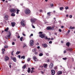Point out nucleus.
Returning <instances> with one entry per match:
<instances>
[{"instance_id": "a19ab883", "label": "nucleus", "mask_w": 75, "mask_h": 75, "mask_svg": "<svg viewBox=\"0 0 75 75\" xmlns=\"http://www.w3.org/2000/svg\"><path fill=\"white\" fill-rule=\"evenodd\" d=\"M2 51L3 52H4V51H6V50H5V49H2Z\"/></svg>"}, {"instance_id": "864d4df0", "label": "nucleus", "mask_w": 75, "mask_h": 75, "mask_svg": "<svg viewBox=\"0 0 75 75\" xmlns=\"http://www.w3.org/2000/svg\"><path fill=\"white\" fill-rule=\"evenodd\" d=\"M64 54H65V53L67 52V51H66V50H64Z\"/></svg>"}, {"instance_id": "20e7f679", "label": "nucleus", "mask_w": 75, "mask_h": 75, "mask_svg": "<svg viewBox=\"0 0 75 75\" xmlns=\"http://www.w3.org/2000/svg\"><path fill=\"white\" fill-rule=\"evenodd\" d=\"M37 21V19L35 18H31L30 21L32 23H34Z\"/></svg>"}, {"instance_id": "58836bf2", "label": "nucleus", "mask_w": 75, "mask_h": 75, "mask_svg": "<svg viewBox=\"0 0 75 75\" xmlns=\"http://www.w3.org/2000/svg\"><path fill=\"white\" fill-rule=\"evenodd\" d=\"M64 60H66L67 59V57H65V58H62Z\"/></svg>"}, {"instance_id": "f8f14e48", "label": "nucleus", "mask_w": 75, "mask_h": 75, "mask_svg": "<svg viewBox=\"0 0 75 75\" xmlns=\"http://www.w3.org/2000/svg\"><path fill=\"white\" fill-rule=\"evenodd\" d=\"M66 50L67 51H72V48H68L66 49Z\"/></svg>"}, {"instance_id": "de8ad7c7", "label": "nucleus", "mask_w": 75, "mask_h": 75, "mask_svg": "<svg viewBox=\"0 0 75 75\" xmlns=\"http://www.w3.org/2000/svg\"><path fill=\"white\" fill-rule=\"evenodd\" d=\"M33 72H34V70H32L31 71V73H33Z\"/></svg>"}, {"instance_id": "39448f33", "label": "nucleus", "mask_w": 75, "mask_h": 75, "mask_svg": "<svg viewBox=\"0 0 75 75\" xmlns=\"http://www.w3.org/2000/svg\"><path fill=\"white\" fill-rule=\"evenodd\" d=\"M46 35L45 34H41L39 35V37L42 38H44L45 37V36Z\"/></svg>"}, {"instance_id": "c03bdc74", "label": "nucleus", "mask_w": 75, "mask_h": 75, "mask_svg": "<svg viewBox=\"0 0 75 75\" xmlns=\"http://www.w3.org/2000/svg\"><path fill=\"white\" fill-rule=\"evenodd\" d=\"M46 55H47V56H49V54H48V53H47L46 54Z\"/></svg>"}, {"instance_id": "052dcab7", "label": "nucleus", "mask_w": 75, "mask_h": 75, "mask_svg": "<svg viewBox=\"0 0 75 75\" xmlns=\"http://www.w3.org/2000/svg\"><path fill=\"white\" fill-rule=\"evenodd\" d=\"M17 38H20V36H18Z\"/></svg>"}, {"instance_id": "a211bd4d", "label": "nucleus", "mask_w": 75, "mask_h": 75, "mask_svg": "<svg viewBox=\"0 0 75 75\" xmlns=\"http://www.w3.org/2000/svg\"><path fill=\"white\" fill-rule=\"evenodd\" d=\"M48 65V64H45L43 65V67L44 68H47V66Z\"/></svg>"}, {"instance_id": "473e14b6", "label": "nucleus", "mask_w": 75, "mask_h": 75, "mask_svg": "<svg viewBox=\"0 0 75 75\" xmlns=\"http://www.w3.org/2000/svg\"><path fill=\"white\" fill-rule=\"evenodd\" d=\"M21 24L22 26H25V24L24 23H22Z\"/></svg>"}, {"instance_id": "aec40b11", "label": "nucleus", "mask_w": 75, "mask_h": 75, "mask_svg": "<svg viewBox=\"0 0 75 75\" xmlns=\"http://www.w3.org/2000/svg\"><path fill=\"white\" fill-rule=\"evenodd\" d=\"M66 45H67V47H69V45H70L69 44V42H67L66 43Z\"/></svg>"}, {"instance_id": "8fccbe9b", "label": "nucleus", "mask_w": 75, "mask_h": 75, "mask_svg": "<svg viewBox=\"0 0 75 75\" xmlns=\"http://www.w3.org/2000/svg\"><path fill=\"white\" fill-rule=\"evenodd\" d=\"M12 45H15V43L14 42H13L12 43Z\"/></svg>"}, {"instance_id": "423d86ee", "label": "nucleus", "mask_w": 75, "mask_h": 75, "mask_svg": "<svg viewBox=\"0 0 75 75\" xmlns=\"http://www.w3.org/2000/svg\"><path fill=\"white\" fill-rule=\"evenodd\" d=\"M4 18L6 20H8V16L6 15L4 17Z\"/></svg>"}, {"instance_id": "3c124183", "label": "nucleus", "mask_w": 75, "mask_h": 75, "mask_svg": "<svg viewBox=\"0 0 75 75\" xmlns=\"http://www.w3.org/2000/svg\"><path fill=\"white\" fill-rule=\"evenodd\" d=\"M38 54V53L36 52H35V54Z\"/></svg>"}, {"instance_id": "79ce46f5", "label": "nucleus", "mask_w": 75, "mask_h": 75, "mask_svg": "<svg viewBox=\"0 0 75 75\" xmlns=\"http://www.w3.org/2000/svg\"><path fill=\"white\" fill-rule=\"evenodd\" d=\"M50 6L51 7H53V6H54V4H50Z\"/></svg>"}, {"instance_id": "4468645a", "label": "nucleus", "mask_w": 75, "mask_h": 75, "mask_svg": "<svg viewBox=\"0 0 75 75\" xmlns=\"http://www.w3.org/2000/svg\"><path fill=\"white\" fill-rule=\"evenodd\" d=\"M62 74V72L61 71H59L57 72V74L58 75H59Z\"/></svg>"}, {"instance_id": "f3484780", "label": "nucleus", "mask_w": 75, "mask_h": 75, "mask_svg": "<svg viewBox=\"0 0 75 75\" xmlns=\"http://www.w3.org/2000/svg\"><path fill=\"white\" fill-rule=\"evenodd\" d=\"M27 71L28 73H30V72H31V69H30V68L28 67V68Z\"/></svg>"}, {"instance_id": "f257e3e1", "label": "nucleus", "mask_w": 75, "mask_h": 75, "mask_svg": "<svg viewBox=\"0 0 75 75\" xmlns=\"http://www.w3.org/2000/svg\"><path fill=\"white\" fill-rule=\"evenodd\" d=\"M11 33L10 32H9V35H6L5 37V38L7 40H8V39H10L11 37Z\"/></svg>"}, {"instance_id": "338daca9", "label": "nucleus", "mask_w": 75, "mask_h": 75, "mask_svg": "<svg viewBox=\"0 0 75 75\" xmlns=\"http://www.w3.org/2000/svg\"><path fill=\"white\" fill-rule=\"evenodd\" d=\"M40 46H38L37 47V48H38V49H40Z\"/></svg>"}, {"instance_id": "bb28decb", "label": "nucleus", "mask_w": 75, "mask_h": 75, "mask_svg": "<svg viewBox=\"0 0 75 75\" xmlns=\"http://www.w3.org/2000/svg\"><path fill=\"white\" fill-rule=\"evenodd\" d=\"M21 58H22H22H23V59H25V56H21Z\"/></svg>"}, {"instance_id": "c9c22d12", "label": "nucleus", "mask_w": 75, "mask_h": 75, "mask_svg": "<svg viewBox=\"0 0 75 75\" xmlns=\"http://www.w3.org/2000/svg\"><path fill=\"white\" fill-rule=\"evenodd\" d=\"M30 60H31V59H30V58H28V59H27L28 62H29V61H30Z\"/></svg>"}, {"instance_id": "ddd939ff", "label": "nucleus", "mask_w": 75, "mask_h": 75, "mask_svg": "<svg viewBox=\"0 0 75 75\" xmlns=\"http://www.w3.org/2000/svg\"><path fill=\"white\" fill-rule=\"evenodd\" d=\"M11 24L12 27H14L16 25V23L15 22H11Z\"/></svg>"}, {"instance_id": "13d9d810", "label": "nucleus", "mask_w": 75, "mask_h": 75, "mask_svg": "<svg viewBox=\"0 0 75 75\" xmlns=\"http://www.w3.org/2000/svg\"><path fill=\"white\" fill-rule=\"evenodd\" d=\"M11 55H13V52H12L11 53Z\"/></svg>"}, {"instance_id": "7ed1b4c3", "label": "nucleus", "mask_w": 75, "mask_h": 75, "mask_svg": "<svg viewBox=\"0 0 75 75\" xmlns=\"http://www.w3.org/2000/svg\"><path fill=\"white\" fill-rule=\"evenodd\" d=\"M16 10L15 9L13 8L12 9H10V11L11 12V13H16Z\"/></svg>"}, {"instance_id": "ea45409f", "label": "nucleus", "mask_w": 75, "mask_h": 75, "mask_svg": "<svg viewBox=\"0 0 75 75\" xmlns=\"http://www.w3.org/2000/svg\"><path fill=\"white\" fill-rule=\"evenodd\" d=\"M32 26L33 28H35V26L34 25H33V24H32Z\"/></svg>"}, {"instance_id": "412c9836", "label": "nucleus", "mask_w": 75, "mask_h": 75, "mask_svg": "<svg viewBox=\"0 0 75 75\" xmlns=\"http://www.w3.org/2000/svg\"><path fill=\"white\" fill-rule=\"evenodd\" d=\"M8 29H9V28L8 27L7 28H6L4 30L5 31L7 32L8 30Z\"/></svg>"}, {"instance_id": "f03ea898", "label": "nucleus", "mask_w": 75, "mask_h": 75, "mask_svg": "<svg viewBox=\"0 0 75 75\" xmlns=\"http://www.w3.org/2000/svg\"><path fill=\"white\" fill-rule=\"evenodd\" d=\"M25 12L26 14H29L30 13V10L28 8H27L25 9Z\"/></svg>"}, {"instance_id": "0e129e2a", "label": "nucleus", "mask_w": 75, "mask_h": 75, "mask_svg": "<svg viewBox=\"0 0 75 75\" xmlns=\"http://www.w3.org/2000/svg\"><path fill=\"white\" fill-rule=\"evenodd\" d=\"M51 40H54V38H51Z\"/></svg>"}, {"instance_id": "e2e57ef3", "label": "nucleus", "mask_w": 75, "mask_h": 75, "mask_svg": "<svg viewBox=\"0 0 75 75\" xmlns=\"http://www.w3.org/2000/svg\"><path fill=\"white\" fill-rule=\"evenodd\" d=\"M34 67H32L31 68V69H32V70H34Z\"/></svg>"}, {"instance_id": "c85d7f7f", "label": "nucleus", "mask_w": 75, "mask_h": 75, "mask_svg": "<svg viewBox=\"0 0 75 75\" xmlns=\"http://www.w3.org/2000/svg\"><path fill=\"white\" fill-rule=\"evenodd\" d=\"M59 9H60V10H62L63 9H64V7H61L59 8Z\"/></svg>"}, {"instance_id": "9b49d317", "label": "nucleus", "mask_w": 75, "mask_h": 75, "mask_svg": "<svg viewBox=\"0 0 75 75\" xmlns=\"http://www.w3.org/2000/svg\"><path fill=\"white\" fill-rule=\"evenodd\" d=\"M33 59L35 61H38L37 58L35 56H34L33 57Z\"/></svg>"}, {"instance_id": "4d7b16f0", "label": "nucleus", "mask_w": 75, "mask_h": 75, "mask_svg": "<svg viewBox=\"0 0 75 75\" xmlns=\"http://www.w3.org/2000/svg\"><path fill=\"white\" fill-rule=\"evenodd\" d=\"M31 36H33V34H31L30 35V36L31 37Z\"/></svg>"}, {"instance_id": "1a4fd4ad", "label": "nucleus", "mask_w": 75, "mask_h": 75, "mask_svg": "<svg viewBox=\"0 0 75 75\" xmlns=\"http://www.w3.org/2000/svg\"><path fill=\"white\" fill-rule=\"evenodd\" d=\"M42 46H43L45 48H47V47H48V45L46 44V43L45 44H43L42 45Z\"/></svg>"}, {"instance_id": "e433bc0d", "label": "nucleus", "mask_w": 75, "mask_h": 75, "mask_svg": "<svg viewBox=\"0 0 75 75\" xmlns=\"http://www.w3.org/2000/svg\"><path fill=\"white\" fill-rule=\"evenodd\" d=\"M69 8L68 6H66L65 7V10H68Z\"/></svg>"}, {"instance_id": "6e6552de", "label": "nucleus", "mask_w": 75, "mask_h": 75, "mask_svg": "<svg viewBox=\"0 0 75 75\" xmlns=\"http://www.w3.org/2000/svg\"><path fill=\"white\" fill-rule=\"evenodd\" d=\"M54 67V64L52 63H51L49 66V68L50 69Z\"/></svg>"}, {"instance_id": "7c9ffc66", "label": "nucleus", "mask_w": 75, "mask_h": 75, "mask_svg": "<svg viewBox=\"0 0 75 75\" xmlns=\"http://www.w3.org/2000/svg\"><path fill=\"white\" fill-rule=\"evenodd\" d=\"M8 46L6 45L4 46V48H8Z\"/></svg>"}, {"instance_id": "6ab92c4d", "label": "nucleus", "mask_w": 75, "mask_h": 75, "mask_svg": "<svg viewBox=\"0 0 75 75\" xmlns=\"http://www.w3.org/2000/svg\"><path fill=\"white\" fill-rule=\"evenodd\" d=\"M13 60L14 62H16L17 61V59L15 57H13Z\"/></svg>"}, {"instance_id": "4c0bfd02", "label": "nucleus", "mask_w": 75, "mask_h": 75, "mask_svg": "<svg viewBox=\"0 0 75 75\" xmlns=\"http://www.w3.org/2000/svg\"><path fill=\"white\" fill-rule=\"evenodd\" d=\"M44 38L45 40H48V38L47 37V36H45Z\"/></svg>"}, {"instance_id": "72a5a7b5", "label": "nucleus", "mask_w": 75, "mask_h": 75, "mask_svg": "<svg viewBox=\"0 0 75 75\" xmlns=\"http://www.w3.org/2000/svg\"><path fill=\"white\" fill-rule=\"evenodd\" d=\"M11 16H15V14L14 13H12L11 14Z\"/></svg>"}, {"instance_id": "09e8293b", "label": "nucleus", "mask_w": 75, "mask_h": 75, "mask_svg": "<svg viewBox=\"0 0 75 75\" xmlns=\"http://www.w3.org/2000/svg\"><path fill=\"white\" fill-rule=\"evenodd\" d=\"M39 34H42V32H39Z\"/></svg>"}, {"instance_id": "49530a36", "label": "nucleus", "mask_w": 75, "mask_h": 75, "mask_svg": "<svg viewBox=\"0 0 75 75\" xmlns=\"http://www.w3.org/2000/svg\"><path fill=\"white\" fill-rule=\"evenodd\" d=\"M69 17L70 18H72V16L71 15H70L69 16Z\"/></svg>"}, {"instance_id": "a878e982", "label": "nucleus", "mask_w": 75, "mask_h": 75, "mask_svg": "<svg viewBox=\"0 0 75 75\" xmlns=\"http://www.w3.org/2000/svg\"><path fill=\"white\" fill-rule=\"evenodd\" d=\"M50 14H51L50 12H48L47 13L48 16H51V15H50Z\"/></svg>"}, {"instance_id": "5701e85b", "label": "nucleus", "mask_w": 75, "mask_h": 75, "mask_svg": "<svg viewBox=\"0 0 75 75\" xmlns=\"http://www.w3.org/2000/svg\"><path fill=\"white\" fill-rule=\"evenodd\" d=\"M17 12H16V14H18L19 11H20V10L18 9H17L16 10Z\"/></svg>"}, {"instance_id": "0eeeda50", "label": "nucleus", "mask_w": 75, "mask_h": 75, "mask_svg": "<svg viewBox=\"0 0 75 75\" xmlns=\"http://www.w3.org/2000/svg\"><path fill=\"white\" fill-rule=\"evenodd\" d=\"M34 40H31L30 41V44L31 46H33L34 45Z\"/></svg>"}, {"instance_id": "393cba45", "label": "nucleus", "mask_w": 75, "mask_h": 75, "mask_svg": "<svg viewBox=\"0 0 75 75\" xmlns=\"http://www.w3.org/2000/svg\"><path fill=\"white\" fill-rule=\"evenodd\" d=\"M21 52H20V51H17L16 54L17 55H18L19 54H20V53Z\"/></svg>"}, {"instance_id": "2f4dec72", "label": "nucleus", "mask_w": 75, "mask_h": 75, "mask_svg": "<svg viewBox=\"0 0 75 75\" xmlns=\"http://www.w3.org/2000/svg\"><path fill=\"white\" fill-rule=\"evenodd\" d=\"M70 28V29H75V27H72V26H71Z\"/></svg>"}, {"instance_id": "c756f323", "label": "nucleus", "mask_w": 75, "mask_h": 75, "mask_svg": "<svg viewBox=\"0 0 75 75\" xmlns=\"http://www.w3.org/2000/svg\"><path fill=\"white\" fill-rule=\"evenodd\" d=\"M23 39V37H22L20 38V40L21 41H22Z\"/></svg>"}, {"instance_id": "6e6d98bb", "label": "nucleus", "mask_w": 75, "mask_h": 75, "mask_svg": "<svg viewBox=\"0 0 75 75\" xmlns=\"http://www.w3.org/2000/svg\"><path fill=\"white\" fill-rule=\"evenodd\" d=\"M59 32H61V29H59Z\"/></svg>"}, {"instance_id": "a18cd8bd", "label": "nucleus", "mask_w": 75, "mask_h": 75, "mask_svg": "<svg viewBox=\"0 0 75 75\" xmlns=\"http://www.w3.org/2000/svg\"><path fill=\"white\" fill-rule=\"evenodd\" d=\"M52 41H50L49 42V44H52Z\"/></svg>"}, {"instance_id": "603ef678", "label": "nucleus", "mask_w": 75, "mask_h": 75, "mask_svg": "<svg viewBox=\"0 0 75 75\" xmlns=\"http://www.w3.org/2000/svg\"><path fill=\"white\" fill-rule=\"evenodd\" d=\"M70 32H71V30H68V33H70Z\"/></svg>"}, {"instance_id": "bf43d9fd", "label": "nucleus", "mask_w": 75, "mask_h": 75, "mask_svg": "<svg viewBox=\"0 0 75 75\" xmlns=\"http://www.w3.org/2000/svg\"><path fill=\"white\" fill-rule=\"evenodd\" d=\"M54 35H57V33H54Z\"/></svg>"}, {"instance_id": "680f3d73", "label": "nucleus", "mask_w": 75, "mask_h": 75, "mask_svg": "<svg viewBox=\"0 0 75 75\" xmlns=\"http://www.w3.org/2000/svg\"><path fill=\"white\" fill-rule=\"evenodd\" d=\"M25 46H26V45H23V48H24V47H25Z\"/></svg>"}, {"instance_id": "b1692460", "label": "nucleus", "mask_w": 75, "mask_h": 75, "mask_svg": "<svg viewBox=\"0 0 75 75\" xmlns=\"http://www.w3.org/2000/svg\"><path fill=\"white\" fill-rule=\"evenodd\" d=\"M39 55L40 57H41V56H42L43 55V54L42 53H40L39 54Z\"/></svg>"}, {"instance_id": "9d476101", "label": "nucleus", "mask_w": 75, "mask_h": 75, "mask_svg": "<svg viewBox=\"0 0 75 75\" xmlns=\"http://www.w3.org/2000/svg\"><path fill=\"white\" fill-rule=\"evenodd\" d=\"M52 75H54L55 74V71L54 70H51Z\"/></svg>"}, {"instance_id": "f704fd0d", "label": "nucleus", "mask_w": 75, "mask_h": 75, "mask_svg": "<svg viewBox=\"0 0 75 75\" xmlns=\"http://www.w3.org/2000/svg\"><path fill=\"white\" fill-rule=\"evenodd\" d=\"M24 21H24V20H22L21 23H24Z\"/></svg>"}, {"instance_id": "2eb2a0df", "label": "nucleus", "mask_w": 75, "mask_h": 75, "mask_svg": "<svg viewBox=\"0 0 75 75\" xmlns=\"http://www.w3.org/2000/svg\"><path fill=\"white\" fill-rule=\"evenodd\" d=\"M52 27H47V30H52Z\"/></svg>"}, {"instance_id": "4be33fe9", "label": "nucleus", "mask_w": 75, "mask_h": 75, "mask_svg": "<svg viewBox=\"0 0 75 75\" xmlns=\"http://www.w3.org/2000/svg\"><path fill=\"white\" fill-rule=\"evenodd\" d=\"M26 68V64H25L22 67L23 69H25Z\"/></svg>"}, {"instance_id": "774afa93", "label": "nucleus", "mask_w": 75, "mask_h": 75, "mask_svg": "<svg viewBox=\"0 0 75 75\" xmlns=\"http://www.w3.org/2000/svg\"><path fill=\"white\" fill-rule=\"evenodd\" d=\"M61 27L62 28H64V26H62Z\"/></svg>"}, {"instance_id": "5fc2aeb1", "label": "nucleus", "mask_w": 75, "mask_h": 75, "mask_svg": "<svg viewBox=\"0 0 75 75\" xmlns=\"http://www.w3.org/2000/svg\"><path fill=\"white\" fill-rule=\"evenodd\" d=\"M47 62H50V59H47Z\"/></svg>"}, {"instance_id": "cd10ccee", "label": "nucleus", "mask_w": 75, "mask_h": 75, "mask_svg": "<svg viewBox=\"0 0 75 75\" xmlns=\"http://www.w3.org/2000/svg\"><path fill=\"white\" fill-rule=\"evenodd\" d=\"M58 69V67H57V66L55 67H54V69L55 70H57V69Z\"/></svg>"}, {"instance_id": "dca6fc26", "label": "nucleus", "mask_w": 75, "mask_h": 75, "mask_svg": "<svg viewBox=\"0 0 75 75\" xmlns=\"http://www.w3.org/2000/svg\"><path fill=\"white\" fill-rule=\"evenodd\" d=\"M5 59L6 61H7L9 59V57H8L7 56H6L5 57Z\"/></svg>"}, {"instance_id": "69168bd1", "label": "nucleus", "mask_w": 75, "mask_h": 75, "mask_svg": "<svg viewBox=\"0 0 75 75\" xmlns=\"http://www.w3.org/2000/svg\"><path fill=\"white\" fill-rule=\"evenodd\" d=\"M33 50H34V51H37V50L36 49H34Z\"/></svg>"}, {"instance_id": "37998d69", "label": "nucleus", "mask_w": 75, "mask_h": 75, "mask_svg": "<svg viewBox=\"0 0 75 75\" xmlns=\"http://www.w3.org/2000/svg\"><path fill=\"white\" fill-rule=\"evenodd\" d=\"M18 57L19 58H21V56L20 55H18Z\"/></svg>"}]
</instances>
